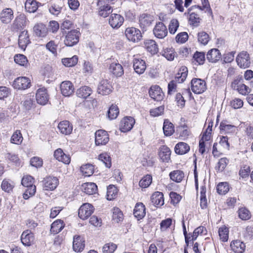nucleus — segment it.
Wrapping results in <instances>:
<instances>
[{"instance_id":"4","label":"nucleus","mask_w":253,"mask_h":253,"mask_svg":"<svg viewBox=\"0 0 253 253\" xmlns=\"http://www.w3.org/2000/svg\"><path fill=\"white\" fill-rule=\"evenodd\" d=\"M125 35L129 41L135 42L139 41L142 37L140 31L134 27H129L126 29Z\"/></svg>"},{"instance_id":"30","label":"nucleus","mask_w":253,"mask_h":253,"mask_svg":"<svg viewBox=\"0 0 253 253\" xmlns=\"http://www.w3.org/2000/svg\"><path fill=\"white\" fill-rule=\"evenodd\" d=\"M207 58L211 62H216L221 58V54L217 49H211L208 52Z\"/></svg>"},{"instance_id":"6","label":"nucleus","mask_w":253,"mask_h":253,"mask_svg":"<svg viewBox=\"0 0 253 253\" xmlns=\"http://www.w3.org/2000/svg\"><path fill=\"white\" fill-rule=\"evenodd\" d=\"M13 87L17 89H26L30 87V80L25 77H20L16 78L12 84Z\"/></svg>"},{"instance_id":"25","label":"nucleus","mask_w":253,"mask_h":253,"mask_svg":"<svg viewBox=\"0 0 253 253\" xmlns=\"http://www.w3.org/2000/svg\"><path fill=\"white\" fill-rule=\"evenodd\" d=\"M171 151L166 146H162L159 149V156L163 162L168 163L170 160Z\"/></svg>"},{"instance_id":"7","label":"nucleus","mask_w":253,"mask_h":253,"mask_svg":"<svg viewBox=\"0 0 253 253\" xmlns=\"http://www.w3.org/2000/svg\"><path fill=\"white\" fill-rule=\"evenodd\" d=\"M59 184V181L57 177L53 176H47L42 181L43 189L45 190H53Z\"/></svg>"},{"instance_id":"52","label":"nucleus","mask_w":253,"mask_h":253,"mask_svg":"<svg viewBox=\"0 0 253 253\" xmlns=\"http://www.w3.org/2000/svg\"><path fill=\"white\" fill-rule=\"evenodd\" d=\"M78 61L77 56H73L71 58H66L62 60V62L65 66L72 67L77 64Z\"/></svg>"},{"instance_id":"54","label":"nucleus","mask_w":253,"mask_h":253,"mask_svg":"<svg viewBox=\"0 0 253 253\" xmlns=\"http://www.w3.org/2000/svg\"><path fill=\"white\" fill-rule=\"evenodd\" d=\"M219 236L220 240L223 242H226L228 239L229 230L225 226H223L219 228Z\"/></svg>"},{"instance_id":"23","label":"nucleus","mask_w":253,"mask_h":253,"mask_svg":"<svg viewBox=\"0 0 253 253\" xmlns=\"http://www.w3.org/2000/svg\"><path fill=\"white\" fill-rule=\"evenodd\" d=\"M58 128L61 133L65 135L70 134L73 130V126L68 121L60 122Z\"/></svg>"},{"instance_id":"42","label":"nucleus","mask_w":253,"mask_h":253,"mask_svg":"<svg viewBox=\"0 0 253 253\" xmlns=\"http://www.w3.org/2000/svg\"><path fill=\"white\" fill-rule=\"evenodd\" d=\"M163 131L165 135H171L174 132L173 124L168 120H165L164 123Z\"/></svg>"},{"instance_id":"34","label":"nucleus","mask_w":253,"mask_h":253,"mask_svg":"<svg viewBox=\"0 0 253 253\" xmlns=\"http://www.w3.org/2000/svg\"><path fill=\"white\" fill-rule=\"evenodd\" d=\"M82 191L88 195L95 194L97 190V187L94 183H85L82 186Z\"/></svg>"},{"instance_id":"19","label":"nucleus","mask_w":253,"mask_h":253,"mask_svg":"<svg viewBox=\"0 0 253 253\" xmlns=\"http://www.w3.org/2000/svg\"><path fill=\"white\" fill-rule=\"evenodd\" d=\"M35 238L34 234L29 230L24 231L21 236L22 244L25 246H30L34 242Z\"/></svg>"},{"instance_id":"35","label":"nucleus","mask_w":253,"mask_h":253,"mask_svg":"<svg viewBox=\"0 0 253 253\" xmlns=\"http://www.w3.org/2000/svg\"><path fill=\"white\" fill-rule=\"evenodd\" d=\"M174 150L176 154L183 155L189 152L190 147L187 143L181 142L175 145Z\"/></svg>"},{"instance_id":"59","label":"nucleus","mask_w":253,"mask_h":253,"mask_svg":"<svg viewBox=\"0 0 253 253\" xmlns=\"http://www.w3.org/2000/svg\"><path fill=\"white\" fill-rule=\"evenodd\" d=\"M179 27L178 21L176 19H172L170 20L169 25V30L170 34H174L176 32Z\"/></svg>"},{"instance_id":"32","label":"nucleus","mask_w":253,"mask_h":253,"mask_svg":"<svg viewBox=\"0 0 253 253\" xmlns=\"http://www.w3.org/2000/svg\"><path fill=\"white\" fill-rule=\"evenodd\" d=\"M144 45L148 51L152 54H156L158 51V45L153 40H147L144 42Z\"/></svg>"},{"instance_id":"24","label":"nucleus","mask_w":253,"mask_h":253,"mask_svg":"<svg viewBox=\"0 0 253 253\" xmlns=\"http://www.w3.org/2000/svg\"><path fill=\"white\" fill-rule=\"evenodd\" d=\"M54 156L56 160L63 162L65 164H69L70 163L71 158L70 156L65 154L60 148H58L55 151Z\"/></svg>"},{"instance_id":"39","label":"nucleus","mask_w":253,"mask_h":253,"mask_svg":"<svg viewBox=\"0 0 253 253\" xmlns=\"http://www.w3.org/2000/svg\"><path fill=\"white\" fill-rule=\"evenodd\" d=\"M160 54L169 61L173 60L175 56L174 49L172 47L164 48Z\"/></svg>"},{"instance_id":"45","label":"nucleus","mask_w":253,"mask_h":253,"mask_svg":"<svg viewBox=\"0 0 253 253\" xmlns=\"http://www.w3.org/2000/svg\"><path fill=\"white\" fill-rule=\"evenodd\" d=\"M81 171L85 176H89L94 172V167L91 164H85L81 167Z\"/></svg>"},{"instance_id":"13","label":"nucleus","mask_w":253,"mask_h":253,"mask_svg":"<svg viewBox=\"0 0 253 253\" xmlns=\"http://www.w3.org/2000/svg\"><path fill=\"white\" fill-rule=\"evenodd\" d=\"M48 95L45 88L42 87L38 89L36 93V100L38 104L45 105L48 101Z\"/></svg>"},{"instance_id":"58","label":"nucleus","mask_w":253,"mask_h":253,"mask_svg":"<svg viewBox=\"0 0 253 253\" xmlns=\"http://www.w3.org/2000/svg\"><path fill=\"white\" fill-rule=\"evenodd\" d=\"M119 113V111L117 106L112 105L108 111V118L111 120L116 119Z\"/></svg>"},{"instance_id":"15","label":"nucleus","mask_w":253,"mask_h":253,"mask_svg":"<svg viewBox=\"0 0 253 253\" xmlns=\"http://www.w3.org/2000/svg\"><path fill=\"white\" fill-rule=\"evenodd\" d=\"M61 93L65 96H69L74 91V87L70 81H64L60 84Z\"/></svg>"},{"instance_id":"62","label":"nucleus","mask_w":253,"mask_h":253,"mask_svg":"<svg viewBox=\"0 0 253 253\" xmlns=\"http://www.w3.org/2000/svg\"><path fill=\"white\" fill-rule=\"evenodd\" d=\"M243 101L238 98H235L230 102V105L235 109H238L242 108L243 106Z\"/></svg>"},{"instance_id":"46","label":"nucleus","mask_w":253,"mask_h":253,"mask_svg":"<svg viewBox=\"0 0 253 253\" xmlns=\"http://www.w3.org/2000/svg\"><path fill=\"white\" fill-rule=\"evenodd\" d=\"M13 24L18 29L22 28L26 24V18L24 14H20L16 17Z\"/></svg>"},{"instance_id":"56","label":"nucleus","mask_w":253,"mask_h":253,"mask_svg":"<svg viewBox=\"0 0 253 253\" xmlns=\"http://www.w3.org/2000/svg\"><path fill=\"white\" fill-rule=\"evenodd\" d=\"M228 163L229 160L226 158H221L215 167L216 170L218 171H223Z\"/></svg>"},{"instance_id":"20","label":"nucleus","mask_w":253,"mask_h":253,"mask_svg":"<svg viewBox=\"0 0 253 253\" xmlns=\"http://www.w3.org/2000/svg\"><path fill=\"white\" fill-rule=\"evenodd\" d=\"M97 6L99 8V14L102 17H106L112 12L109 4L106 2H103L102 0H98Z\"/></svg>"},{"instance_id":"21","label":"nucleus","mask_w":253,"mask_h":253,"mask_svg":"<svg viewBox=\"0 0 253 253\" xmlns=\"http://www.w3.org/2000/svg\"><path fill=\"white\" fill-rule=\"evenodd\" d=\"M124 19L123 16L118 14H112L109 18V24L113 28H119L123 23Z\"/></svg>"},{"instance_id":"55","label":"nucleus","mask_w":253,"mask_h":253,"mask_svg":"<svg viewBox=\"0 0 253 253\" xmlns=\"http://www.w3.org/2000/svg\"><path fill=\"white\" fill-rule=\"evenodd\" d=\"M152 180V176L147 174L140 180L139 183V186L143 188H147L151 184Z\"/></svg>"},{"instance_id":"40","label":"nucleus","mask_w":253,"mask_h":253,"mask_svg":"<svg viewBox=\"0 0 253 253\" xmlns=\"http://www.w3.org/2000/svg\"><path fill=\"white\" fill-rule=\"evenodd\" d=\"M170 178L176 182H180L182 181L184 176L182 171L180 170H174L169 173Z\"/></svg>"},{"instance_id":"64","label":"nucleus","mask_w":253,"mask_h":253,"mask_svg":"<svg viewBox=\"0 0 253 253\" xmlns=\"http://www.w3.org/2000/svg\"><path fill=\"white\" fill-rule=\"evenodd\" d=\"M33 182L34 178L30 175L24 176L21 180L22 184L26 187L33 185Z\"/></svg>"},{"instance_id":"43","label":"nucleus","mask_w":253,"mask_h":253,"mask_svg":"<svg viewBox=\"0 0 253 253\" xmlns=\"http://www.w3.org/2000/svg\"><path fill=\"white\" fill-rule=\"evenodd\" d=\"M14 187V183L10 179H4L3 180L1 187V189L6 192H10Z\"/></svg>"},{"instance_id":"60","label":"nucleus","mask_w":253,"mask_h":253,"mask_svg":"<svg viewBox=\"0 0 253 253\" xmlns=\"http://www.w3.org/2000/svg\"><path fill=\"white\" fill-rule=\"evenodd\" d=\"M229 186L227 182H221L219 183L216 188L217 192L219 194H225L229 191Z\"/></svg>"},{"instance_id":"9","label":"nucleus","mask_w":253,"mask_h":253,"mask_svg":"<svg viewBox=\"0 0 253 253\" xmlns=\"http://www.w3.org/2000/svg\"><path fill=\"white\" fill-rule=\"evenodd\" d=\"M134 124L135 120L132 117H126L121 121L120 129L123 132H127L132 129Z\"/></svg>"},{"instance_id":"51","label":"nucleus","mask_w":253,"mask_h":253,"mask_svg":"<svg viewBox=\"0 0 253 253\" xmlns=\"http://www.w3.org/2000/svg\"><path fill=\"white\" fill-rule=\"evenodd\" d=\"M123 219V214L118 208H114L113 210L112 220L114 222L119 223Z\"/></svg>"},{"instance_id":"37","label":"nucleus","mask_w":253,"mask_h":253,"mask_svg":"<svg viewBox=\"0 0 253 253\" xmlns=\"http://www.w3.org/2000/svg\"><path fill=\"white\" fill-rule=\"evenodd\" d=\"M92 91L90 87L87 86L81 87L77 90V94L79 97L86 98L92 93Z\"/></svg>"},{"instance_id":"17","label":"nucleus","mask_w":253,"mask_h":253,"mask_svg":"<svg viewBox=\"0 0 253 253\" xmlns=\"http://www.w3.org/2000/svg\"><path fill=\"white\" fill-rule=\"evenodd\" d=\"M13 17V12L11 8L3 9L0 13V20L4 24L10 23Z\"/></svg>"},{"instance_id":"57","label":"nucleus","mask_w":253,"mask_h":253,"mask_svg":"<svg viewBox=\"0 0 253 253\" xmlns=\"http://www.w3.org/2000/svg\"><path fill=\"white\" fill-rule=\"evenodd\" d=\"M117 245L113 243L105 244L102 247L103 253H113L117 249Z\"/></svg>"},{"instance_id":"27","label":"nucleus","mask_w":253,"mask_h":253,"mask_svg":"<svg viewBox=\"0 0 253 253\" xmlns=\"http://www.w3.org/2000/svg\"><path fill=\"white\" fill-rule=\"evenodd\" d=\"M35 35L41 38L45 37L48 33V29L42 24H37L33 28Z\"/></svg>"},{"instance_id":"28","label":"nucleus","mask_w":253,"mask_h":253,"mask_svg":"<svg viewBox=\"0 0 253 253\" xmlns=\"http://www.w3.org/2000/svg\"><path fill=\"white\" fill-rule=\"evenodd\" d=\"M145 206L142 203H137L133 210V214L138 219H142L145 215Z\"/></svg>"},{"instance_id":"63","label":"nucleus","mask_w":253,"mask_h":253,"mask_svg":"<svg viewBox=\"0 0 253 253\" xmlns=\"http://www.w3.org/2000/svg\"><path fill=\"white\" fill-rule=\"evenodd\" d=\"M235 90H237L240 94L243 95H246L251 91V88L243 83Z\"/></svg>"},{"instance_id":"14","label":"nucleus","mask_w":253,"mask_h":253,"mask_svg":"<svg viewBox=\"0 0 253 253\" xmlns=\"http://www.w3.org/2000/svg\"><path fill=\"white\" fill-rule=\"evenodd\" d=\"M149 93L150 96L155 100L161 101L163 98L164 93L158 85L152 86L149 89Z\"/></svg>"},{"instance_id":"49","label":"nucleus","mask_w":253,"mask_h":253,"mask_svg":"<svg viewBox=\"0 0 253 253\" xmlns=\"http://www.w3.org/2000/svg\"><path fill=\"white\" fill-rule=\"evenodd\" d=\"M14 61L19 65L26 67L28 65V59L24 55L17 54L14 56Z\"/></svg>"},{"instance_id":"38","label":"nucleus","mask_w":253,"mask_h":253,"mask_svg":"<svg viewBox=\"0 0 253 253\" xmlns=\"http://www.w3.org/2000/svg\"><path fill=\"white\" fill-rule=\"evenodd\" d=\"M38 7V2L35 0H27L25 3L26 10L30 13L36 11Z\"/></svg>"},{"instance_id":"2","label":"nucleus","mask_w":253,"mask_h":253,"mask_svg":"<svg viewBox=\"0 0 253 253\" xmlns=\"http://www.w3.org/2000/svg\"><path fill=\"white\" fill-rule=\"evenodd\" d=\"M237 65L241 68H247L251 64V59L247 51H242L238 53L236 59Z\"/></svg>"},{"instance_id":"1","label":"nucleus","mask_w":253,"mask_h":253,"mask_svg":"<svg viewBox=\"0 0 253 253\" xmlns=\"http://www.w3.org/2000/svg\"><path fill=\"white\" fill-rule=\"evenodd\" d=\"M80 33L77 30H73L69 32L65 37L64 44L68 46H73L79 41Z\"/></svg>"},{"instance_id":"41","label":"nucleus","mask_w":253,"mask_h":253,"mask_svg":"<svg viewBox=\"0 0 253 253\" xmlns=\"http://www.w3.org/2000/svg\"><path fill=\"white\" fill-rule=\"evenodd\" d=\"M188 11L189 14V21L190 24L194 27H198L201 22V19L199 17L198 15L195 12H190Z\"/></svg>"},{"instance_id":"8","label":"nucleus","mask_w":253,"mask_h":253,"mask_svg":"<svg viewBox=\"0 0 253 253\" xmlns=\"http://www.w3.org/2000/svg\"><path fill=\"white\" fill-rule=\"evenodd\" d=\"M153 31L154 36L158 39H164L168 35L167 27L162 22L156 23Z\"/></svg>"},{"instance_id":"16","label":"nucleus","mask_w":253,"mask_h":253,"mask_svg":"<svg viewBox=\"0 0 253 253\" xmlns=\"http://www.w3.org/2000/svg\"><path fill=\"white\" fill-rule=\"evenodd\" d=\"M85 247V240L79 235L74 236L73 242V249L76 252H81Z\"/></svg>"},{"instance_id":"50","label":"nucleus","mask_w":253,"mask_h":253,"mask_svg":"<svg viewBox=\"0 0 253 253\" xmlns=\"http://www.w3.org/2000/svg\"><path fill=\"white\" fill-rule=\"evenodd\" d=\"M238 212L239 217L242 220H247L251 217L250 211L245 207L240 208Z\"/></svg>"},{"instance_id":"44","label":"nucleus","mask_w":253,"mask_h":253,"mask_svg":"<svg viewBox=\"0 0 253 253\" xmlns=\"http://www.w3.org/2000/svg\"><path fill=\"white\" fill-rule=\"evenodd\" d=\"M220 130L225 133H233L236 129L235 126L226 124L225 123L221 122L220 125Z\"/></svg>"},{"instance_id":"36","label":"nucleus","mask_w":253,"mask_h":253,"mask_svg":"<svg viewBox=\"0 0 253 253\" xmlns=\"http://www.w3.org/2000/svg\"><path fill=\"white\" fill-rule=\"evenodd\" d=\"M64 225V222L62 220L60 219L56 220L54 221L51 225V233L54 234H57L63 229Z\"/></svg>"},{"instance_id":"10","label":"nucleus","mask_w":253,"mask_h":253,"mask_svg":"<svg viewBox=\"0 0 253 253\" xmlns=\"http://www.w3.org/2000/svg\"><path fill=\"white\" fill-rule=\"evenodd\" d=\"M95 135V142L96 145H105L109 141V135L107 132L104 130H98L96 131Z\"/></svg>"},{"instance_id":"5","label":"nucleus","mask_w":253,"mask_h":253,"mask_svg":"<svg viewBox=\"0 0 253 253\" xmlns=\"http://www.w3.org/2000/svg\"><path fill=\"white\" fill-rule=\"evenodd\" d=\"M93 207L89 203H85L79 209L78 215L80 218L84 220L91 215L93 212Z\"/></svg>"},{"instance_id":"12","label":"nucleus","mask_w":253,"mask_h":253,"mask_svg":"<svg viewBox=\"0 0 253 253\" xmlns=\"http://www.w3.org/2000/svg\"><path fill=\"white\" fill-rule=\"evenodd\" d=\"M154 21V17L153 16L146 13L141 14L139 17L140 26L145 31L150 26Z\"/></svg>"},{"instance_id":"22","label":"nucleus","mask_w":253,"mask_h":253,"mask_svg":"<svg viewBox=\"0 0 253 253\" xmlns=\"http://www.w3.org/2000/svg\"><path fill=\"white\" fill-rule=\"evenodd\" d=\"M30 42L27 31L21 32L19 36L18 44L19 47L25 50L27 45Z\"/></svg>"},{"instance_id":"29","label":"nucleus","mask_w":253,"mask_h":253,"mask_svg":"<svg viewBox=\"0 0 253 253\" xmlns=\"http://www.w3.org/2000/svg\"><path fill=\"white\" fill-rule=\"evenodd\" d=\"M230 246L232 251L235 253H243L246 248L245 243L240 240L232 241Z\"/></svg>"},{"instance_id":"11","label":"nucleus","mask_w":253,"mask_h":253,"mask_svg":"<svg viewBox=\"0 0 253 253\" xmlns=\"http://www.w3.org/2000/svg\"><path fill=\"white\" fill-rule=\"evenodd\" d=\"M112 90V85L107 80H102L98 85L97 92L102 95L110 94Z\"/></svg>"},{"instance_id":"48","label":"nucleus","mask_w":253,"mask_h":253,"mask_svg":"<svg viewBox=\"0 0 253 253\" xmlns=\"http://www.w3.org/2000/svg\"><path fill=\"white\" fill-rule=\"evenodd\" d=\"M197 37L198 42L202 45L207 44L210 41L209 35L203 31L198 33Z\"/></svg>"},{"instance_id":"31","label":"nucleus","mask_w":253,"mask_h":253,"mask_svg":"<svg viewBox=\"0 0 253 253\" xmlns=\"http://www.w3.org/2000/svg\"><path fill=\"white\" fill-rule=\"evenodd\" d=\"M188 74V69L185 66H182L176 74L175 80L178 83H183L186 79Z\"/></svg>"},{"instance_id":"26","label":"nucleus","mask_w":253,"mask_h":253,"mask_svg":"<svg viewBox=\"0 0 253 253\" xmlns=\"http://www.w3.org/2000/svg\"><path fill=\"white\" fill-rule=\"evenodd\" d=\"M153 204L156 207H161L164 204V198L163 193L155 192L151 197Z\"/></svg>"},{"instance_id":"33","label":"nucleus","mask_w":253,"mask_h":253,"mask_svg":"<svg viewBox=\"0 0 253 253\" xmlns=\"http://www.w3.org/2000/svg\"><path fill=\"white\" fill-rule=\"evenodd\" d=\"M110 71L117 77H121L124 74V70L122 66L118 63H112L109 67Z\"/></svg>"},{"instance_id":"53","label":"nucleus","mask_w":253,"mask_h":253,"mask_svg":"<svg viewBox=\"0 0 253 253\" xmlns=\"http://www.w3.org/2000/svg\"><path fill=\"white\" fill-rule=\"evenodd\" d=\"M23 141V137L20 130H16L11 137L10 141L15 144H20Z\"/></svg>"},{"instance_id":"18","label":"nucleus","mask_w":253,"mask_h":253,"mask_svg":"<svg viewBox=\"0 0 253 253\" xmlns=\"http://www.w3.org/2000/svg\"><path fill=\"white\" fill-rule=\"evenodd\" d=\"M133 67L135 72L139 75L143 74L146 70V65L144 60L134 58L133 60Z\"/></svg>"},{"instance_id":"47","label":"nucleus","mask_w":253,"mask_h":253,"mask_svg":"<svg viewBox=\"0 0 253 253\" xmlns=\"http://www.w3.org/2000/svg\"><path fill=\"white\" fill-rule=\"evenodd\" d=\"M117 193V188L114 185H109L107 188V199L110 201L114 199L116 197Z\"/></svg>"},{"instance_id":"3","label":"nucleus","mask_w":253,"mask_h":253,"mask_svg":"<svg viewBox=\"0 0 253 253\" xmlns=\"http://www.w3.org/2000/svg\"><path fill=\"white\" fill-rule=\"evenodd\" d=\"M191 87L192 91L196 94H200L204 92L206 88L205 81L198 78L193 79L191 82Z\"/></svg>"},{"instance_id":"61","label":"nucleus","mask_w":253,"mask_h":253,"mask_svg":"<svg viewBox=\"0 0 253 253\" xmlns=\"http://www.w3.org/2000/svg\"><path fill=\"white\" fill-rule=\"evenodd\" d=\"M99 160L102 162L107 168H110L111 166V161L110 157L107 153L101 154L99 156Z\"/></svg>"}]
</instances>
